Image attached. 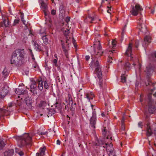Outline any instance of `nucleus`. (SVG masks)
<instances>
[{"instance_id":"obj_58","label":"nucleus","mask_w":156,"mask_h":156,"mask_svg":"<svg viewBox=\"0 0 156 156\" xmlns=\"http://www.w3.org/2000/svg\"><path fill=\"white\" fill-rule=\"evenodd\" d=\"M142 96V95H140V101L141 102L143 101V100L142 99L141 97Z\"/></svg>"},{"instance_id":"obj_64","label":"nucleus","mask_w":156,"mask_h":156,"mask_svg":"<svg viewBox=\"0 0 156 156\" xmlns=\"http://www.w3.org/2000/svg\"><path fill=\"white\" fill-rule=\"evenodd\" d=\"M153 96L155 97H156V93H155L153 94Z\"/></svg>"},{"instance_id":"obj_49","label":"nucleus","mask_w":156,"mask_h":156,"mask_svg":"<svg viewBox=\"0 0 156 156\" xmlns=\"http://www.w3.org/2000/svg\"><path fill=\"white\" fill-rule=\"evenodd\" d=\"M21 20H22V22H23V23L24 25H26V21L24 20V18H23V17L22 16H21Z\"/></svg>"},{"instance_id":"obj_31","label":"nucleus","mask_w":156,"mask_h":156,"mask_svg":"<svg viewBox=\"0 0 156 156\" xmlns=\"http://www.w3.org/2000/svg\"><path fill=\"white\" fill-rule=\"evenodd\" d=\"M72 98L71 95L69 93H68V94L67 97L66 98L65 101H66L67 103L68 101L69 103L70 101H72Z\"/></svg>"},{"instance_id":"obj_34","label":"nucleus","mask_w":156,"mask_h":156,"mask_svg":"<svg viewBox=\"0 0 156 156\" xmlns=\"http://www.w3.org/2000/svg\"><path fill=\"white\" fill-rule=\"evenodd\" d=\"M42 39L44 43L46 44L48 43V39L47 37V36H44L42 37Z\"/></svg>"},{"instance_id":"obj_24","label":"nucleus","mask_w":156,"mask_h":156,"mask_svg":"<svg viewBox=\"0 0 156 156\" xmlns=\"http://www.w3.org/2000/svg\"><path fill=\"white\" fill-rule=\"evenodd\" d=\"M25 101L26 103L27 106H30L32 103V99L30 97H27L25 99Z\"/></svg>"},{"instance_id":"obj_40","label":"nucleus","mask_w":156,"mask_h":156,"mask_svg":"<svg viewBox=\"0 0 156 156\" xmlns=\"http://www.w3.org/2000/svg\"><path fill=\"white\" fill-rule=\"evenodd\" d=\"M112 45L113 48L115 47L116 46V41L115 40H113L112 42Z\"/></svg>"},{"instance_id":"obj_62","label":"nucleus","mask_w":156,"mask_h":156,"mask_svg":"<svg viewBox=\"0 0 156 156\" xmlns=\"http://www.w3.org/2000/svg\"><path fill=\"white\" fill-rule=\"evenodd\" d=\"M101 115L103 117H104L105 116V114L104 113H101Z\"/></svg>"},{"instance_id":"obj_52","label":"nucleus","mask_w":156,"mask_h":156,"mask_svg":"<svg viewBox=\"0 0 156 156\" xmlns=\"http://www.w3.org/2000/svg\"><path fill=\"white\" fill-rule=\"evenodd\" d=\"M125 121V118L124 117H122L121 120V124H124V122Z\"/></svg>"},{"instance_id":"obj_32","label":"nucleus","mask_w":156,"mask_h":156,"mask_svg":"<svg viewBox=\"0 0 156 156\" xmlns=\"http://www.w3.org/2000/svg\"><path fill=\"white\" fill-rule=\"evenodd\" d=\"M46 105V103L44 101H41L39 104V107H45Z\"/></svg>"},{"instance_id":"obj_26","label":"nucleus","mask_w":156,"mask_h":156,"mask_svg":"<svg viewBox=\"0 0 156 156\" xmlns=\"http://www.w3.org/2000/svg\"><path fill=\"white\" fill-rule=\"evenodd\" d=\"M41 5L42 8L44 9V10L45 15H46V12H45V11L46 10L47 8V6L46 4L44 2H42L41 4Z\"/></svg>"},{"instance_id":"obj_21","label":"nucleus","mask_w":156,"mask_h":156,"mask_svg":"<svg viewBox=\"0 0 156 156\" xmlns=\"http://www.w3.org/2000/svg\"><path fill=\"white\" fill-rule=\"evenodd\" d=\"M54 57L55 58H54L52 61V65L53 66H54L55 67H58L59 66L57 62V61L58 60V58L57 55L56 54H55L54 55Z\"/></svg>"},{"instance_id":"obj_10","label":"nucleus","mask_w":156,"mask_h":156,"mask_svg":"<svg viewBox=\"0 0 156 156\" xmlns=\"http://www.w3.org/2000/svg\"><path fill=\"white\" fill-rule=\"evenodd\" d=\"M49 86L48 83L47 81H43L41 80L39 81L38 87L40 90H43L44 87V88L47 89L48 88Z\"/></svg>"},{"instance_id":"obj_25","label":"nucleus","mask_w":156,"mask_h":156,"mask_svg":"<svg viewBox=\"0 0 156 156\" xmlns=\"http://www.w3.org/2000/svg\"><path fill=\"white\" fill-rule=\"evenodd\" d=\"M144 41L146 44H148L151 42V37L150 36H146L144 38Z\"/></svg>"},{"instance_id":"obj_23","label":"nucleus","mask_w":156,"mask_h":156,"mask_svg":"<svg viewBox=\"0 0 156 156\" xmlns=\"http://www.w3.org/2000/svg\"><path fill=\"white\" fill-rule=\"evenodd\" d=\"M132 44L129 43L128 47L126 52V54L128 56L131 55L132 51Z\"/></svg>"},{"instance_id":"obj_29","label":"nucleus","mask_w":156,"mask_h":156,"mask_svg":"<svg viewBox=\"0 0 156 156\" xmlns=\"http://www.w3.org/2000/svg\"><path fill=\"white\" fill-rule=\"evenodd\" d=\"M3 23L5 27H8L10 24L8 18L4 20H3Z\"/></svg>"},{"instance_id":"obj_5","label":"nucleus","mask_w":156,"mask_h":156,"mask_svg":"<svg viewBox=\"0 0 156 156\" xmlns=\"http://www.w3.org/2000/svg\"><path fill=\"white\" fill-rule=\"evenodd\" d=\"M152 93H149L148 95V97L149 100L148 102V111L150 113L153 114L156 110V106H155L152 102V101L151 99V96Z\"/></svg>"},{"instance_id":"obj_14","label":"nucleus","mask_w":156,"mask_h":156,"mask_svg":"<svg viewBox=\"0 0 156 156\" xmlns=\"http://www.w3.org/2000/svg\"><path fill=\"white\" fill-rule=\"evenodd\" d=\"M10 114V112L8 110L0 109V117L3 116H8Z\"/></svg>"},{"instance_id":"obj_20","label":"nucleus","mask_w":156,"mask_h":156,"mask_svg":"<svg viewBox=\"0 0 156 156\" xmlns=\"http://www.w3.org/2000/svg\"><path fill=\"white\" fill-rule=\"evenodd\" d=\"M153 71V69L151 64L149 65L146 67L145 72L147 74H149Z\"/></svg>"},{"instance_id":"obj_33","label":"nucleus","mask_w":156,"mask_h":156,"mask_svg":"<svg viewBox=\"0 0 156 156\" xmlns=\"http://www.w3.org/2000/svg\"><path fill=\"white\" fill-rule=\"evenodd\" d=\"M90 123L93 125V126L95 125L96 123V119L94 117H92L90 120Z\"/></svg>"},{"instance_id":"obj_37","label":"nucleus","mask_w":156,"mask_h":156,"mask_svg":"<svg viewBox=\"0 0 156 156\" xmlns=\"http://www.w3.org/2000/svg\"><path fill=\"white\" fill-rule=\"evenodd\" d=\"M3 75L5 77V76L8 75L9 73L7 71V69L6 68H5L2 72Z\"/></svg>"},{"instance_id":"obj_42","label":"nucleus","mask_w":156,"mask_h":156,"mask_svg":"<svg viewBox=\"0 0 156 156\" xmlns=\"http://www.w3.org/2000/svg\"><path fill=\"white\" fill-rule=\"evenodd\" d=\"M121 129L124 131L125 129V126L124 124H121Z\"/></svg>"},{"instance_id":"obj_17","label":"nucleus","mask_w":156,"mask_h":156,"mask_svg":"<svg viewBox=\"0 0 156 156\" xmlns=\"http://www.w3.org/2000/svg\"><path fill=\"white\" fill-rule=\"evenodd\" d=\"M48 132H39L38 133L39 135H45L47 134L48 133L49 134V135L50 136H54L55 135V131H54V130H51V131L48 130Z\"/></svg>"},{"instance_id":"obj_19","label":"nucleus","mask_w":156,"mask_h":156,"mask_svg":"<svg viewBox=\"0 0 156 156\" xmlns=\"http://www.w3.org/2000/svg\"><path fill=\"white\" fill-rule=\"evenodd\" d=\"M46 148L44 147L42 148H40V149L39 153H37L36 154V156H43L45 155V151Z\"/></svg>"},{"instance_id":"obj_41","label":"nucleus","mask_w":156,"mask_h":156,"mask_svg":"<svg viewBox=\"0 0 156 156\" xmlns=\"http://www.w3.org/2000/svg\"><path fill=\"white\" fill-rule=\"evenodd\" d=\"M70 20V17L69 16L67 17L65 19V21L67 23H68V22H69Z\"/></svg>"},{"instance_id":"obj_45","label":"nucleus","mask_w":156,"mask_h":156,"mask_svg":"<svg viewBox=\"0 0 156 156\" xmlns=\"http://www.w3.org/2000/svg\"><path fill=\"white\" fill-rule=\"evenodd\" d=\"M138 126L139 127L142 128L143 126L142 122H139V123H138Z\"/></svg>"},{"instance_id":"obj_39","label":"nucleus","mask_w":156,"mask_h":156,"mask_svg":"<svg viewBox=\"0 0 156 156\" xmlns=\"http://www.w3.org/2000/svg\"><path fill=\"white\" fill-rule=\"evenodd\" d=\"M19 19H15L13 23V26L16 25L19 22Z\"/></svg>"},{"instance_id":"obj_1","label":"nucleus","mask_w":156,"mask_h":156,"mask_svg":"<svg viewBox=\"0 0 156 156\" xmlns=\"http://www.w3.org/2000/svg\"><path fill=\"white\" fill-rule=\"evenodd\" d=\"M93 51L91 52L92 61L90 64L95 68L94 74L99 79L98 85L101 91H102L104 89L102 81L101 80L102 75L101 66L99 64L98 59L102 56L104 51L102 49L100 41H98L95 42L93 45Z\"/></svg>"},{"instance_id":"obj_53","label":"nucleus","mask_w":156,"mask_h":156,"mask_svg":"<svg viewBox=\"0 0 156 156\" xmlns=\"http://www.w3.org/2000/svg\"><path fill=\"white\" fill-rule=\"evenodd\" d=\"M15 152L17 153H18L20 151L19 149L16 148L15 149Z\"/></svg>"},{"instance_id":"obj_6","label":"nucleus","mask_w":156,"mask_h":156,"mask_svg":"<svg viewBox=\"0 0 156 156\" xmlns=\"http://www.w3.org/2000/svg\"><path fill=\"white\" fill-rule=\"evenodd\" d=\"M143 10L141 6L137 4L135 7L132 6V9L130 11L131 14L134 16H136L139 13L141 12V11Z\"/></svg>"},{"instance_id":"obj_50","label":"nucleus","mask_w":156,"mask_h":156,"mask_svg":"<svg viewBox=\"0 0 156 156\" xmlns=\"http://www.w3.org/2000/svg\"><path fill=\"white\" fill-rule=\"evenodd\" d=\"M124 31H125V29H124L122 31V39H121V41H122V40H123V34H124Z\"/></svg>"},{"instance_id":"obj_43","label":"nucleus","mask_w":156,"mask_h":156,"mask_svg":"<svg viewBox=\"0 0 156 156\" xmlns=\"http://www.w3.org/2000/svg\"><path fill=\"white\" fill-rule=\"evenodd\" d=\"M112 59L111 57H108V59L107 62L108 63H111L112 62Z\"/></svg>"},{"instance_id":"obj_18","label":"nucleus","mask_w":156,"mask_h":156,"mask_svg":"<svg viewBox=\"0 0 156 156\" xmlns=\"http://www.w3.org/2000/svg\"><path fill=\"white\" fill-rule=\"evenodd\" d=\"M32 44L35 47V49L37 51H41V47L36 42V41L33 40L32 41Z\"/></svg>"},{"instance_id":"obj_38","label":"nucleus","mask_w":156,"mask_h":156,"mask_svg":"<svg viewBox=\"0 0 156 156\" xmlns=\"http://www.w3.org/2000/svg\"><path fill=\"white\" fill-rule=\"evenodd\" d=\"M29 51L30 55L31 56V57L33 59H34V55L33 54V53L32 52V50L30 49H29Z\"/></svg>"},{"instance_id":"obj_47","label":"nucleus","mask_w":156,"mask_h":156,"mask_svg":"<svg viewBox=\"0 0 156 156\" xmlns=\"http://www.w3.org/2000/svg\"><path fill=\"white\" fill-rule=\"evenodd\" d=\"M51 14L53 15H55L56 14V10L54 9H52L51 11Z\"/></svg>"},{"instance_id":"obj_35","label":"nucleus","mask_w":156,"mask_h":156,"mask_svg":"<svg viewBox=\"0 0 156 156\" xmlns=\"http://www.w3.org/2000/svg\"><path fill=\"white\" fill-rule=\"evenodd\" d=\"M5 145L4 142L0 139V150L2 149Z\"/></svg>"},{"instance_id":"obj_2","label":"nucleus","mask_w":156,"mask_h":156,"mask_svg":"<svg viewBox=\"0 0 156 156\" xmlns=\"http://www.w3.org/2000/svg\"><path fill=\"white\" fill-rule=\"evenodd\" d=\"M26 58L24 49H18L13 53L11 60V64L17 65L22 63Z\"/></svg>"},{"instance_id":"obj_8","label":"nucleus","mask_w":156,"mask_h":156,"mask_svg":"<svg viewBox=\"0 0 156 156\" xmlns=\"http://www.w3.org/2000/svg\"><path fill=\"white\" fill-rule=\"evenodd\" d=\"M137 23L140 31L144 33L146 32L147 31V27L145 24V22L143 21L141 18H139Z\"/></svg>"},{"instance_id":"obj_54","label":"nucleus","mask_w":156,"mask_h":156,"mask_svg":"<svg viewBox=\"0 0 156 156\" xmlns=\"http://www.w3.org/2000/svg\"><path fill=\"white\" fill-rule=\"evenodd\" d=\"M86 60L87 61H88L90 58V57L89 55H86L85 57Z\"/></svg>"},{"instance_id":"obj_28","label":"nucleus","mask_w":156,"mask_h":156,"mask_svg":"<svg viewBox=\"0 0 156 156\" xmlns=\"http://www.w3.org/2000/svg\"><path fill=\"white\" fill-rule=\"evenodd\" d=\"M14 153V151L13 150H9L5 152L4 154L5 155L8 154V155H12Z\"/></svg>"},{"instance_id":"obj_27","label":"nucleus","mask_w":156,"mask_h":156,"mask_svg":"<svg viewBox=\"0 0 156 156\" xmlns=\"http://www.w3.org/2000/svg\"><path fill=\"white\" fill-rule=\"evenodd\" d=\"M126 75L125 74H122L121 76V82L124 83L126 82Z\"/></svg>"},{"instance_id":"obj_55","label":"nucleus","mask_w":156,"mask_h":156,"mask_svg":"<svg viewBox=\"0 0 156 156\" xmlns=\"http://www.w3.org/2000/svg\"><path fill=\"white\" fill-rule=\"evenodd\" d=\"M61 143L60 141L59 140H58L56 141V144L58 145H60Z\"/></svg>"},{"instance_id":"obj_22","label":"nucleus","mask_w":156,"mask_h":156,"mask_svg":"<svg viewBox=\"0 0 156 156\" xmlns=\"http://www.w3.org/2000/svg\"><path fill=\"white\" fill-rule=\"evenodd\" d=\"M87 20L88 22L91 23H93V21H95V23L97 22V20L96 18H93L90 16L87 17L84 20L85 22H87Z\"/></svg>"},{"instance_id":"obj_59","label":"nucleus","mask_w":156,"mask_h":156,"mask_svg":"<svg viewBox=\"0 0 156 156\" xmlns=\"http://www.w3.org/2000/svg\"><path fill=\"white\" fill-rule=\"evenodd\" d=\"M111 9H108L107 10V12L108 13H111Z\"/></svg>"},{"instance_id":"obj_12","label":"nucleus","mask_w":156,"mask_h":156,"mask_svg":"<svg viewBox=\"0 0 156 156\" xmlns=\"http://www.w3.org/2000/svg\"><path fill=\"white\" fill-rule=\"evenodd\" d=\"M94 97V95L92 92H88L85 94V98H87L89 101L90 100L93 99Z\"/></svg>"},{"instance_id":"obj_9","label":"nucleus","mask_w":156,"mask_h":156,"mask_svg":"<svg viewBox=\"0 0 156 156\" xmlns=\"http://www.w3.org/2000/svg\"><path fill=\"white\" fill-rule=\"evenodd\" d=\"M8 87L6 86L3 84L1 85L0 88V98H3L8 93Z\"/></svg>"},{"instance_id":"obj_51","label":"nucleus","mask_w":156,"mask_h":156,"mask_svg":"<svg viewBox=\"0 0 156 156\" xmlns=\"http://www.w3.org/2000/svg\"><path fill=\"white\" fill-rule=\"evenodd\" d=\"M114 0H102V2L103 3L105 1H108L109 3H110V2H111V1H113Z\"/></svg>"},{"instance_id":"obj_56","label":"nucleus","mask_w":156,"mask_h":156,"mask_svg":"<svg viewBox=\"0 0 156 156\" xmlns=\"http://www.w3.org/2000/svg\"><path fill=\"white\" fill-rule=\"evenodd\" d=\"M138 44H139L138 41H136V43H135V46L136 48L138 47Z\"/></svg>"},{"instance_id":"obj_4","label":"nucleus","mask_w":156,"mask_h":156,"mask_svg":"<svg viewBox=\"0 0 156 156\" xmlns=\"http://www.w3.org/2000/svg\"><path fill=\"white\" fill-rule=\"evenodd\" d=\"M19 142L22 146L31 145L32 143V137L29 134L25 133L21 137Z\"/></svg>"},{"instance_id":"obj_30","label":"nucleus","mask_w":156,"mask_h":156,"mask_svg":"<svg viewBox=\"0 0 156 156\" xmlns=\"http://www.w3.org/2000/svg\"><path fill=\"white\" fill-rule=\"evenodd\" d=\"M130 64L129 62H126L124 65V68L127 70H129L130 68Z\"/></svg>"},{"instance_id":"obj_16","label":"nucleus","mask_w":156,"mask_h":156,"mask_svg":"<svg viewBox=\"0 0 156 156\" xmlns=\"http://www.w3.org/2000/svg\"><path fill=\"white\" fill-rule=\"evenodd\" d=\"M69 28L67 24H66L65 27H62V30L63 31V34L65 36H67L68 34L69 33Z\"/></svg>"},{"instance_id":"obj_7","label":"nucleus","mask_w":156,"mask_h":156,"mask_svg":"<svg viewBox=\"0 0 156 156\" xmlns=\"http://www.w3.org/2000/svg\"><path fill=\"white\" fill-rule=\"evenodd\" d=\"M105 145L107 151L109 155V156H115V154L112 143H105ZM104 147H105V146H104Z\"/></svg>"},{"instance_id":"obj_63","label":"nucleus","mask_w":156,"mask_h":156,"mask_svg":"<svg viewBox=\"0 0 156 156\" xmlns=\"http://www.w3.org/2000/svg\"><path fill=\"white\" fill-rule=\"evenodd\" d=\"M76 2L77 3H79L81 0H75Z\"/></svg>"},{"instance_id":"obj_46","label":"nucleus","mask_w":156,"mask_h":156,"mask_svg":"<svg viewBox=\"0 0 156 156\" xmlns=\"http://www.w3.org/2000/svg\"><path fill=\"white\" fill-rule=\"evenodd\" d=\"M55 79L56 80V81H58L59 82H60L61 81L60 78L58 75L55 78Z\"/></svg>"},{"instance_id":"obj_15","label":"nucleus","mask_w":156,"mask_h":156,"mask_svg":"<svg viewBox=\"0 0 156 156\" xmlns=\"http://www.w3.org/2000/svg\"><path fill=\"white\" fill-rule=\"evenodd\" d=\"M36 82L34 81H32L30 85V91L31 92H33L34 94L35 93V91L36 89Z\"/></svg>"},{"instance_id":"obj_3","label":"nucleus","mask_w":156,"mask_h":156,"mask_svg":"<svg viewBox=\"0 0 156 156\" xmlns=\"http://www.w3.org/2000/svg\"><path fill=\"white\" fill-rule=\"evenodd\" d=\"M68 37L67 36L66 37V39L65 41L61 40V45L62 50L64 52L65 55L67 57L68 55V51L69 50V47L70 44L71 42V40L72 39H71L69 38V39H68Z\"/></svg>"},{"instance_id":"obj_60","label":"nucleus","mask_w":156,"mask_h":156,"mask_svg":"<svg viewBox=\"0 0 156 156\" xmlns=\"http://www.w3.org/2000/svg\"><path fill=\"white\" fill-rule=\"evenodd\" d=\"M3 26V24L2 23H0V27H1Z\"/></svg>"},{"instance_id":"obj_36","label":"nucleus","mask_w":156,"mask_h":156,"mask_svg":"<svg viewBox=\"0 0 156 156\" xmlns=\"http://www.w3.org/2000/svg\"><path fill=\"white\" fill-rule=\"evenodd\" d=\"M95 145L96 146H100L102 144V142L101 140H96L95 143Z\"/></svg>"},{"instance_id":"obj_61","label":"nucleus","mask_w":156,"mask_h":156,"mask_svg":"<svg viewBox=\"0 0 156 156\" xmlns=\"http://www.w3.org/2000/svg\"><path fill=\"white\" fill-rule=\"evenodd\" d=\"M154 10H151V13H152V14H153L154 13Z\"/></svg>"},{"instance_id":"obj_11","label":"nucleus","mask_w":156,"mask_h":156,"mask_svg":"<svg viewBox=\"0 0 156 156\" xmlns=\"http://www.w3.org/2000/svg\"><path fill=\"white\" fill-rule=\"evenodd\" d=\"M15 91L16 93L20 95H23L26 96L28 94V92L27 90L23 89H20L19 88L16 89Z\"/></svg>"},{"instance_id":"obj_13","label":"nucleus","mask_w":156,"mask_h":156,"mask_svg":"<svg viewBox=\"0 0 156 156\" xmlns=\"http://www.w3.org/2000/svg\"><path fill=\"white\" fill-rule=\"evenodd\" d=\"M153 133L152 130L150 125L149 123L147 124L146 135L147 137L151 136Z\"/></svg>"},{"instance_id":"obj_48","label":"nucleus","mask_w":156,"mask_h":156,"mask_svg":"<svg viewBox=\"0 0 156 156\" xmlns=\"http://www.w3.org/2000/svg\"><path fill=\"white\" fill-rule=\"evenodd\" d=\"M18 154L20 156H22L23 155L24 153L21 151H20L18 153Z\"/></svg>"},{"instance_id":"obj_44","label":"nucleus","mask_w":156,"mask_h":156,"mask_svg":"<svg viewBox=\"0 0 156 156\" xmlns=\"http://www.w3.org/2000/svg\"><path fill=\"white\" fill-rule=\"evenodd\" d=\"M106 133L105 127H104V129L102 131V133L104 135H106Z\"/></svg>"},{"instance_id":"obj_57","label":"nucleus","mask_w":156,"mask_h":156,"mask_svg":"<svg viewBox=\"0 0 156 156\" xmlns=\"http://www.w3.org/2000/svg\"><path fill=\"white\" fill-rule=\"evenodd\" d=\"M153 57L154 56L155 58H156V52H154L152 54Z\"/></svg>"}]
</instances>
